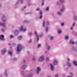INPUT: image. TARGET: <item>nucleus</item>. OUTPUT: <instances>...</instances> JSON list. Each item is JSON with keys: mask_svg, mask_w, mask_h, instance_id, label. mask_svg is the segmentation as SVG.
<instances>
[{"mask_svg": "<svg viewBox=\"0 0 77 77\" xmlns=\"http://www.w3.org/2000/svg\"><path fill=\"white\" fill-rule=\"evenodd\" d=\"M73 64H74V65H75V66H77V62H76V61H73Z\"/></svg>", "mask_w": 77, "mask_h": 77, "instance_id": "nucleus-13", "label": "nucleus"}, {"mask_svg": "<svg viewBox=\"0 0 77 77\" xmlns=\"http://www.w3.org/2000/svg\"><path fill=\"white\" fill-rule=\"evenodd\" d=\"M48 46V44H46V46Z\"/></svg>", "mask_w": 77, "mask_h": 77, "instance_id": "nucleus-56", "label": "nucleus"}, {"mask_svg": "<svg viewBox=\"0 0 77 77\" xmlns=\"http://www.w3.org/2000/svg\"><path fill=\"white\" fill-rule=\"evenodd\" d=\"M2 54H4L6 52V50L5 49L3 48L2 50Z\"/></svg>", "mask_w": 77, "mask_h": 77, "instance_id": "nucleus-7", "label": "nucleus"}, {"mask_svg": "<svg viewBox=\"0 0 77 77\" xmlns=\"http://www.w3.org/2000/svg\"><path fill=\"white\" fill-rule=\"evenodd\" d=\"M44 60V57L43 56H41L38 59V61L41 62L43 61Z\"/></svg>", "mask_w": 77, "mask_h": 77, "instance_id": "nucleus-2", "label": "nucleus"}, {"mask_svg": "<svg viewBox=\"0 0 77 77\" xmlns=\"http://www.w3.org/2000/svg\"><path fill=\"white\" fill-rule=\"evenodd\" d=\"M26 62V61H25V60L24 61V62Z\"/></svg>", "mask_w": 77, "mask_h": 77, "instance_id": "nucleus-59", "label": "nucleus"}, {"mask_svg": "<svg viewBox=\"0 0 77 77\" xmlns=\"http://www.w3.org/2000/svg\"><path fill=\"white\" fill-rule=\"evenodd\" d=\"M41 71V68H40V67H38L37 68V70H36V73L37 74H39V72Z\"/></svg>", "mask_w": 77, "mask_h": 77, "instance_id": "nucleus-4", "label": "nucleus"}, {"mask_svg": "<svg viewBox=\"0 0 77 77\" xmlns=\"http://www.w3.org/2000/svg\"><path fill=\"white\" fill-rule=\"evenodd\" d=\"M46 60H49V59L48 58V57L46 59Z\"/></svg>", "mask_w": 77, "mask_h": 77, "instance_id": "nucleus-44", "label": "nucleus"}, {"mask_svg": "<svg viewBox=\"0 0 77 77\" xmlns=\"http://www.w3.org/2000/svg\"><path fill=\"white\" fill-rule=\"evenodd\" d=\"M11 48H12L11 47H10Z\"/></svg>", "mask_w": 77, "mask_h": 77, "instance_id": "nucleus-61", "label": "nucleus"}, {"mask_svg": "<svg viewBox=\"0 0 77 77\" xmlns=\"http://www.w3.org/2000/svg\"><path fill=\"white\" fill-rule=\"evenodd\" d=\"M64 7L63 6L62 9H61L60 11L61 12H63V11H64Z\"/></svg>", "mask_w": 77, "mask_h": 77, "instance_id": "nucleus-20", "label": "nucleus"}, {"mask_svg": "<svg viewBox=\"0 0 77 77\" xmlns=\"http://www.w3.org/2000/svg\"><path fill=\"white\" fill-rule=\"evenodd\" d=\"M35 34L36 35H37V41H39V38L38 37V35H37V32H36L35 31Z\"/></svg>", "mask_w": 77, "mask_h": 77, "instance_id": "nucleus-15", "label": "nucleus"}, {"mask_svg": "<svg viewBox=\"0 0 77 77\" xmlns=\"http://www.w3.org/2000/svg\"><path fill=\"white\" fill-rule=\"evenodd\" d=\"M76 45H77V41L76 42Z\"/></svg>", "mask_w": 77, "mask_h": 77, "instance_id": "nucleus-55", "label": "nucleus"}, {"mask_svg": "<svg viewBox=\"0 0 77 77\" xmlns=\"http://www.w3.org/2000/svg\"><path fill=\"white\" fill-rule=\"evenodd\" d=\"M5 19H6V17H5V16L3 15L2 17V20L3 22H5L6 21Z\"/></svg>", "mask_w": 77, "mask_h": 77, "instance_id": "nucleus-6", "label": "nucleus"}, {"mask_svg": "<svg viewBox=\"0 0 77 77\" xmlns=\"http://www.w3.org/2000/svg\"><path fill=\"white\" fill-rule=\"evenodd\" d=\"M53 39V36L51 37V38H50L51 40H52V39Z\"/></svg>", "mask_w": 77, "mask_h": 77, "instance_id": "nucleus-32", "label": "nucleus"}, {"mask_svg": "<svg viewBox=\"0 0 77 77\" xmlns=\"http://www.w3.org/2000/svg\"><path fill=\"white\" fill-rule=\"evenodd\" d=\"M2 32H3V31H4V29H2Z\"/></svg>", "mask_w": 77, "mask_h": 77, "instance_id": "nucleus-51", "label": "nucleus"}, {"mask_svg": "<svg viewBox=\"0 0 77 77\" xmlns=\"http://www.w3.org/2000/svg\"><path fill=\"white\" fill-rule=\"evenodd\" d=\"M70 44H75V42L74 41H72V40H71L70 41Z\"/></svg>", "mask_w": 77, "mask_h": 77, "instance_id": "nucleus-11", "label": "nucleus"}, {"mask_svg": "<svg viewBox=\"0 0 77 77\" xmlns=\"http://www.w3.org/2000/svg\"><path fill=\"white\" fill-rule=\"evenodd\" d=\"M14 33L15 35H17L18 34V31L17 30L14 32Z\"/></svg>", "mask_w": 77, "mask_h": 77, "instance_id": "nucleus-12", "label": "nucleus"}, {"mask_svg": "<svg viewBox=\"0 0 77 77\" xmlns=\"http://www.w3.org/2000/svg\"><path fill=\"white\" fill-rule=\"evenodd\" d=\"M32 60H35V57H33Z\"/></svg>", "mask_w": 77, "mask_h": 77, "instance_id": "nucleus-41", "label": "nucleus"}, {"mask_svg": "<svg viewBox=\"0 0 77 77\" xmlns=\"http://www.w3.org/2000/svg\"><path fill=\"white\" fill-rule=\"evenodd\" d=\"M53 64L54 65H56L57 64V61L56 60H55L53 62Z\"/></svg>", "mask_w": 77, "mask_h": 77, "instance_id": "nucleus-8", "label": "nucleus"}, {"mask_svg": "<svg viewBox=\"0 0 77 77\" xmlns=\"http://www.w3.org/2000/svg\"><path fill=\"white\" fill-rule=\"evenodd\" d=\"M48 30V27H47L46 28V32H47Z\"/></svg>", "mask_w": 77, "mask_h": 77, "instance_id": "nucleus-30", "label": "nucleus"}, {"mask_svg": "<svg viewBox=\"0 0 77 77\" xmlns=\"http://www.w3.org/2000/svg\"><path fill=\"white\" fill-rule=\"evenodd\" d=\"M9 45H11V43H9Z\"/></svg>", "mask_w": 77, "mask_h": 77, "instance_id": "nucleus-60", "label": "nucleus"}, {"mask_svg": "<svg viewBox=\"0 0 77 77\" xmlns=\"http://www.w3.org/2000/svg\"><path fill=\"white\" fill-rule=\"evenodd\" d=\"M16 59H16V58H14V60H16Z\"/></svg>", "mask_w": 77, "mask_h": 77, "instance_id": "nucleus-52", "label": "nucleus"}, {"mask_svg": "<svg viewBox=\"0 0 77 77\" xmlns=\"http://www.w3.org/2000/svg\"><path fill=\"white\" fill-rule=\"evenodd\" d=\"M42 1H43L42 3V6H43V5H44V0H42Z\"/></svg>", "mask_w": 77, "mask_h": 77, "instance_id": "nucleus-27", "label": "nucleus"}, {"mask_svg": "<svg viewBox=\"0 0 77 77\" xmlns=\"http://www.w3.org/2000/svg\"><path fill=\"white\" fill-rule=\"evenodd\" d=\"M58 77V75L57 74H56L55 75V77Z\"/></svg>", "mask_w": 77, "mask_h": 77, "instance_id": "nucleus-42", "label": "nucleus"}, {"mask_svg": "<svg viewBox=\"0 0 77 77\" xmlns=\"http://www.w3.org/2000/svg\"><path fill=\"white\" fill-rule=\"evenodd\" d=\"M61 32L62 31H61V30H58V33H61Z\"/></svg>", "mask_w": 77, "mask_h": 77, "instance_id": "nucleus-26", "label": "nucleus"}, {"mask_svg": "<svg viewBox=\"0 0 77 77\" xmlns=\"http://www.w3.org/2000/svg\"><path fill=\"white\" fill-rule=\"evenodd\" d=\"M23 48V46L19 44L18 45L17 48V51L18 53H19Z\"/></svg>", "mask_w": 77, "mask_h": 77, "instance_id": "nucleus-1", "label": "nucleus"}, {"mask_svg": "<svg viewBox=\"0 0 77 77\" xmlns=\"http://www.w3.org/2000/svg\"><path fill=\"white\" fill-rule=\"evenodd\" d=\"M8 53L9 54L11 55H11H12V51L11 52V51H8Z\"/></svg>", "mask_w": 77, "mask_h": 77, "instance_id": "nucleus-18", "label": "nucleus"}, {"mask_svg": "<svg viewBox=\"0 0 77 77\" xmlns=\"http://www.w3.org/2000/svg\"><path fill=\"white\" fill-rule=\"evenodd\" d=\"M50 68L51 69L52 71L54 70V66H53V64H50Z\"/></svg>", "mask_w": 77, "mask_h": 77, "instance_id": "nucleus-9", "label": "nucleus"}, {"mask_svg": "<svg viewBox=\"0 0 77 77\" xmlns=\"http://www.w3.org/2000/svg\"><path fill=\"white\" fill-rule=\"evenodd\" d=\"M57 14H58V15H61V13H60V12H58L57 13Z\"/></svg>", "mask_w": 77, "mask_h": 77, "instance_id": "nucleus-29", "label": "nucleus"}, {"mask_svg": "<svg viewBox=\"0 0 77 77\" xmlns=\"http://www.w3.org/2000/svg\"><path fill=\"white\" fill-rule=\"evenodd\" d=\"M26 8V6H24V9L25 8Z\"/></svg>", "mask_w": 77, "mask_h": 77, "instance_id": "nucleus-57", "label": "nucleus"}, {"mask_svg": "<svg viewBox=\"0 0 77 77\" xmlns=\"http://www.w3.org/2000/svg\"><path fill=\"white\" fill-rule=\"evenodd\" d=\"M20 3H23V0H20Z\"/></svg>", "mask_w": 77, "mask_h": 77, "instance_id": "nucleus-37", "label": "nucleus"}, {"mask_svg": "<svg viewBox=\"0 0 77 77\" xmlns=\"http://www.w3.org/2000/svg\"><path fill=\"white\" fill-rule=\"evenodd\" d=\"M26 30V29L25 28L23 29V26H21L20 29V31H23V32H25Z\"/></svg>", "mask_w": 77, "mask_h": 77, "instance_id": "nucleus-3", "label": "nucleus"}, {"mask_svg": "<svg viewBox=\"0 0 77 77\" xmlns=\"http://www.w3.org/2000/svg\"><path fill=\"white\" fill-rule=\"evenodd\" d=\"M36 11H39V8H37L36 9Z\"/></svg>", "mask_w": 77, "mask_h": 77, "instance_id": "nucleus-36", "label": "nucleus"}, {"mask_svg": "<svg viewBox=\"0 0 77 77\" xmlns=\"http://www.w3.org/2000/svg\"><path fill=\"white\" fill-rule=\"evenodd\" d=\"M60 5V2H59L57 4V5Z\"/></svg>", "mask_w": 77, "mask_h": 77, "instance_id": "nucleus-48", "label": "nucleus"}, {"mask_svg": "<svg viewBox=\"0 0 77 77\" xmlns=\"http://www.w3.org/2000/svg\"><path fill=\"white\" fill-rule=\"evenodd\" d=\"M70 74H71L72 75V73H70Z\"/></svg>", "mask_w": 77, "mask_h": 77, "instance_id": "nucleus-54", "label": "nucleus"}, {"mask_svg": "<svg viewBox=\"0 0 77 77\" xmlns=\"http://www.w3.org/2000/svg\"><path fill=\"white\" fill-rule=\"evenodd\" d=\"M45 25V21H44L42 23V26L43 27H44V25Z\"/></svg>", "mask_w": 77, "mask_h": 77, "instance_id": "nucleus-21", "label": "nucleus"}, {"mask_svg": "<svg viewBox=\"0 0 77 77\" xmlns=\"http://www.w3.org/2000/svg\"><path fill=\"white\" fill-rule=\"evenodd\" d=\"M22 38V36H20L18 37V39L20 40V39H21Z\"/></svg>", "mask_w": 77, "mask_h": 77, "instance_id": "nucleus-19", "label": "nucleus"}, {"mask_svg": "<svg viewBox=\"0 0 77 77\" xmlns=\"http://www.w3.org/2000/svg\"><path fill=\"white\" fill-rule=\"evenodd\" d=\"M40 15H42V11H40Z\"/></svg>", "mask_w": 77, "mask_h": 77, "instance_id": "nucleus-34", "label": "nucleus"}, {"mask_svg": "<svg viewBox=\"0 0 77 77\" xmlns=\"http://www.w3.org/2000/svg\"><path fill=\"white\" fill-rule=\"evenodd\" d=\"M21 73L22 74H24V72H23V71H22L21 72Z\"/></svg>", "mask_w": 77, "mask_h": 77, "instance_id": "nucleus-46", "label": "nucleus"}, {"mask_svg": "<svg viewBox=\"0 0 77 77\" xmlns=\"http://www.w3.org/2000/svg\"><path fill=\"white\" fill-rule=\"evenodd\" d=\"M67 59H68L67 60L68 61H69L70 60H69V58H68Z\"/></svg>", "mask_w": 77, "mask_h": 77, "instance_id": "nucleus-50", "label": "nucleus"}, {"mask_svg": "<svg viewBox=\"0 0 77 77\" xmlns=\"http://www.w3.org/2000/svg\"><path fill=\"white\" fill-rule=\"evenodd\" d=\"M42 18V16L41 15L40 17V18L41 19Z\"/></svg>", "mask_w": 77, "mask_h": 77, "instance_id": "nucleus-40", "label": "nucleus"}, {"mask_svg": "<svg viewBox=\"0 0 77 77\" xmlns=\"http://www.w3.org/2000/svg\"><path fill=\"white\" fill-rule=\"evenodd\" d=\"M65 39H68V36L66 35L65 36Z\"/></svg>", "mask_w": 77, "mask_h": 77, "instance_id": "nucleus-24", "label": "nucleus"}, {"mask_svg": "<svg viewBox=\"0 0 77 77\" xmlns=\"http://www.w3.org/2000/svg\"><path fill=\"white\" fill-rule=\"evenodd\" d=\"M50 46H49L48 47L47 50H50Z\"/></svg>", "mask_w": 77, "mask_h": 77, "instance_id": "nucleus-28", "label": "nucleus"}, {"mask_svg": "<svg viewBox=\"0 0 77 77\" xmlns=\"http://www.w3.org/2000/svg\"><path fill=\"white\" fill-rule=\"evenodd\" d=\"M24 23H27V21H26L25 22H24Z\"/></svg>", "mask_w": 77, "mask_h": 77, "instance_id": "nucleus-58", "label": "nucleus"}, {"mask_svg": "<svg viewBox=\"0 0 77 77\" xmlns=\"http://www.w3.org/2000/svg\"><path fill=\"white\" fill-rule=\"evenodd\" d=\"M30 42H32V40L31 39H30L29 41V43H30Z\"/></svg>", "mask_w": 77, "mask_h": 77, "instance_id": "nucleus-45", "label": "nucleus"}, {"mask_svg": "<svg viewBox=\"0 0 77 77\" xmlns=\"http://www.w3.org/2000/svg\"><path fill=\"white\" fill-rule=\"evenodd\" d=\"M60 2L61 3H63V2H64L63 1L60 0Z\"/></svg>", "mask_w": 77, "mask_h": 77, "instance_id": "nucleus-39", "label": "nucleus"}, {"mask_svg": "<svg viewBox=\"0 0 77 77\" xmlns=\"http://www.w3.org/2000/svg\"><path fill=\"white\" fill-rule=\"evenodd\" d=\"M49 9V8L48 7H47L46 8V11H48Z\"/></svg>", "mask_w": 77, "mask_h": 77, "instance_id": "nucleus-31", "label": "nucleus"}, {"mask_svg": "<svg viewBox=\"0 0 77 77\" xmlns=\"http://www.w3.org/2000/svg\"><path fill=\"white\" fill-rule=\"evenodd\" d=\"M63 25H64V23H62L61 24V25L62 26H63Z\"/></svg>", "mask_w": 77, "mask_h": 77, "instance_id": "nucleus-43", "label": "nucleus"}, {"mask_svg": "<svg viewBox=\"0 0 77 77\" xmlns=\"http://www.w3.org/2000/svg\"><path fill=\"white\" fill-rule=\"evenodd\" d=\"M67 77H71V75L68 76Z\"/></svg>", "mask_w": 77, "mask_h": 77, "instance_id": "nucleus-53", "label": "nucleus"}, {"mask_svg": "<svg viewBox=\"0 0 77 77\" xmlns=\"http://www.w3.org/2000/svg\"><path fill=\"white\" fill-rule=\"evenodd\" d=\"M67 66H69V67H71V64L69 62H67Z\"/></svg>", "mask_w": 77, "mask_h": 77, "instance_id": "nucleus-10", "label": "nucleus"}, {"mask_svg": "<svg viewBox=\"0 0 77 77\" xmlns=\"http://www.w3.org/2000/svg\"><path fill=\"white\" fill-rule=\"evenodd\" d=\"M74 20H77V16H75L74 17Z\"/></svg>", "mask_w": 77, "mask_h": 77, "instance_id": "nucleus-22", "label": "nucleus"}, {"mask_svg": "<svg viewBox=\"0 0 77 77\" xmlns=\"http://www.w3.org/2000/svg\"><path fill=\"white\" fill-rule=\"evenodd\" d=\"M32 76V74H31L30 75L26 76V77H31Z\"/></svg>", "mask_w": 77, "mask_h": 77, "instance_id": "nucleus-16", "label": "nucleus"}, {"mask_svg": "<svg viewBox=\"0 0 77 77\" xmlns=\"http://www.w3.org/2000/svg\"><path fill=\"white\" fill-rule=\"evenodd\" d=\"M47 25H48L49 24V21H47Z\"/></svg>", "mask_w": 77, "mask_h": 77, "instance_id": "nucleus-33", "label": "nucleus"}, {"mask_svg": "<svg viewBox=\"0 0 77 77\" xmlns=\"http://www.w3.org/2000/svg\"><path fill=\"white\" fill-rule=\"evenodd\" d=\"M38 47H41V44H38Z\"/></svg>", "mask_w": 77, "mask_h": 77, "instance_id": "nucleus-35", "label": "nucleus"}, {"mask_svg": "<svg viewBox=\"0 0 77 77\" xmlns=\"http://www.w3.org/2000/svg\"><path fill=\"white\" fill-rule=\"evenodd\" d=\"M26 65H24L22 67V69H26Z\"/></svg>", "mask_w": 77, "mask_h": 77, "instance_id": "nucleus-14", "label": "nucleus"}, {"mask_svg": "<svg viewBox=\"0 0 77 77\" xmlns=\"http://www.w3.org/2000/svg\"><path fill=\"white\" fill-rule=\"evenodd\" d=\"M5 38L4 35H1V37L0 36V39L2 40V41H4V40H5V38Z\"/></svg>", "mask_w": 77, "mask_h": 77, "instance_id": "nucleus-5", "label": "nucleus"}, {"mask_svg": "<svg viewBox=\"0 0 77 77\" xmlns=\"http://www.w3.org/2000/svg\"><path fill=\"white\" fill-rule=\"evenodd\" d=\"M0 26H2L3 27H5V24L0 23Z\"/></svg>", "mask_w": 77, "mask_h": 77, "instance_id": "nucleus-17", "label": "nucleus"}, {"mask_svg": "<svg viewBox=\"0 0 77 77\" xmlns=\"http://www.w3.org/2000/svg\"><path fill=\"white\" fill-rule=\"evenodd\" d=\"M72 26L74 27V23H73L72 24Z\"/></svg>", "mask_w": 77, "mask_h": 77, "instance_id": "nucleus-47", "label": "nucleus"}, {"mask_svg": "<svg viewBox=\"0 0 77 77\" xmlns=\"http://www.w3.org/2000/svg\"><path fill=\"white\" fill-rule=\"evenodd\" d=\"M10 38H14V36H13V35H11Z\"/></svg>", "mask_w": 77, "mask_h": 77, "instance_id": "nucleus-38", "label": "nucleus"}, {"mask_svg": "<svg viewBox=\"0 0 77 77\" xmlns=\"http://www.w3.org/2000/svg\"><path fill=\"white\" fill-rule=\"evenodd\" d=\"M28 35L29 36H31V35H32V33H29L28 34Z\"/></svg>", "mask_w": 77, "mask_h": 77, "instance_id": "nucleus-23", "label": "nucleus"}, {"mask_svg": "<svg viewBox=\"0 0 77 77\" xmlns=\"http://www.w3.org/2000/svg\"><path fill=\"white\" fill-rule=\"evenodd\" d=\"M72 29H73V27H71L70 28L71 30H72Z\"/></svg>", "mask_w": 77, "mask_h": 77, "instance_id": "nucleus-49", "label": "nucleus"}, {"mask_svg": "<svg viewBox=\"0 0 77 77\" xmlns=\"http://www.w3.org/2000/svg\"><path fill=\"white\" fill-rule=\"evenodd\" d=\"M7 72H6V71L5 72V76H7V75H8V74L6 73Z\"/></svg>", "mask_w": 77, "mask_h": 77, "instance_id": "nucleus-25", "label": "nucleus"}]
</instances>
